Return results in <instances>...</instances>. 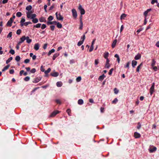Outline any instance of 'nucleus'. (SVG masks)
Listing matches in <instances>:
<instances>
[{
	"mask_svg": "<svg viewBox=\"0 0 159 159\" xmlns=\"http://www.w3.org/2000/svg\"><path fill=\"white\" fill-rule=\"evenodd\" d=\"M55 15H56V18L57 20H63V17L61 15V13H59L58 14L57 12Z\"/></svg>",
	"mask_w": 159,
	"mask_h": 159,
	"instance_id": "obj_1",
	"label": "nucleus"
},
{
	"mask_svg": "<svg viewBox=\"0 0 159 159\" xmlns=\"http://www.w3.org/2000/svg\"><path fill=\"white\" fill-rule=\"evenodd\" d=\"M78 9L80 11L81 15L84 14L85 13V11L82 8V7L80 4L79 5Z\"/></svg>",
	"mask_w": 159,
	"mask_h": 159,
	"instance_id": "obj_2",
	"label": "nucleus"
},
{
	"mask_svg": "<svg viewBox=\"0 0 159 159\" xmlns=\"http://www.w3.org/2000/svg\"><path fill=\"white\" fill-rule=\"evenodd\" d=\"M72 12L73 17L75 19L76 18L77 16V13L76 10L75 9H73L72 10Z\"/></svg>",
	"mask_w": 159,
	"mask_h": 159,
	"instance_id": "obj_3",
	"label": "nucleus"
},
{
	"mask_svg": "<svg viewBox=\"0 0 159 159\" xmlns=\"http://www.w3.org/2000/svg\"><path fill=\"white\" fill-rule=\"evenodd\" d=\"M59 112V111L56 110L53 111L50 115L51 117H53L55 116L57 114H58Z\"/></svg>",
	"mask_w": 159,
	"mask_h": 159,
	"instance_id": "obj_4",
	"label": "nucleus"
},
{
	"mask_svg": "<svg viewBox=\"0 0 159 159\" xmlns=\"http://www.w3.org/2000/svg\"><path fill=\"white\" fill-rule=\"evenodd\" d=\"M109 59H107L106 60V64L105 66V67L109 68L110 66V65L109 64Z\"/></svg>",
	"mask_w": 159,
	"mask_h": 159,
	"instance_id": "obj_5",
	"label": "nucleus"
},
{
	"mask_svg": "<svg viewBox=\"0 0 159 159\" xmlns=\"http://www.w3.org/2000/svg\"><path fill=\"white\" fill-rule=\"evenodd\" d=\"M134 136L135 138H139L141 137V135L137 132H135L134 134Z\"/></svg>",
	"mask_w": 159,
	"mask_h": 159,
	"instance_id": "obj_6",
	"label": "nucleus"
},
{
	"mask_svg": "<svg viewBox=\"0 0 159 159\" xmlns=\"http://www.w3.org/2000/svg\"><path fill=\"white\" fill-rule=\"evenodd\" d=\"M39 48V44L38 43H35L34 44V48L36 50H38Z\"/></svg>",
	"mask_w": 159,
	"mask_h": 159,
	"instance_id": "obj_7",
	"label": "nucleus"
},
{
	"mask_svg": "<svg viewBox=\"0 0 159 159\" xmlns=\"http://www.w3.org/2000/svg\"><path fill=\"white\" fill-rule=\"evenodd\" d=\"M41 80L40 77H37L34 79V80L33 81V82L34 83H37L40 81Z\"/></svg>",
	"mask_w": 159,
	"mask_h": 159,
	"instance_id": "obj_8",
	"label": "nucleus"
},
{
	"mask_svg": "<svg viewBox=\"0 0 159 159\" xmlns=\"http://www.w3.org/2000/svg\"><path fill=\"white\" fill-rule=\"evenodd\" d=\"M105 77H106V76L103 74L99 77L98 80L99 81H102Z\"/></svg>",
	"mask_w": 159,
	"mask_h": 159,
	"instance_id": "obj_9",
	"label": "nucleus"
},
{
	"mask_svg": "<svg viewBox=\"0 0 159 159\" xmlns=\"http://www.w3.org/2000/svg\"><path fill=\"white\" fill-rule=\"evenodd\" d=\"M152 9L151 8L148 9L146 11H145L144 13V15L145 17H146L147 16L148 13L151 11Z\"/></svg>",
	"mask_w": 159,
	"mask_h": 159,
	"instance_id": "obj_10",
	"label": "nucleus"
},
{
	"mask_svg": "<svg viewBox=\"0 0 159 159\" xmlns=\"http://www.w3.org/2000/svg\"><path fill=\"white\" fill-rule=\"evenodd\" d=\"M53 77H57L59 73L57 72H54L53 73H51L50 74Z\"/></svg>",
	"mask_w": 159,
	"mask_h": 159,
	"instance_id": "obj_11",
	"label": "nucleus"
},
{
	"mask_svg": "<svg viewBox=\"0 0 159 159\" xmlns=\"http://www.w3.org/2000/svg\"><path fill=\"white\" fill-rule=\"evenodd\" d=\"M141 55L139 53H138L137 55L135 56L134 57V59L136 60H139L141 58Z\"/></svg>",
	"mask_w": 159,
	"mask_h": 159,
	"instance_id": "obj_12",
	"label": "nucleus"
},
{
	"mask_svg": "<svg viewBox=\"0 0 159 159\" xmlns=\"http://www.w3.org/2000/svg\"><path fill=\"white\" fill-rule=\"evenodd\" d=\"M39 20L40 22H46V20L45 18L43 17H41L39 18Z\"/></svg>",
	"mask_w": 159,
	"mask_h": 159,
	"instance_id": "obj_13",
	"label": "nucleus"
},
{
	"mask_svg": "<svg viewBox=\"0 0 159 159\" xmlns=\"http://www.w3.org/2000/svg\"><path fill=\"white\" fill-rule=\"evenodd\" d=\"M47 24L48 25H55L57 23V22L56 21H48L47 22Z\"/></svg>",
	"mask_w": 159,
	"mask_h": 159,
	"instance_id": "obj_14",
	"label": "nucleus"
},
{
	"mask_svg": "<svg viewBox=\"0 0 159 159\" xmlns=\"http://www.w3.org/2000/svg\"><path fill=\"white\" fill-rule=\"evenodd\" d=\"M25 21V19L23 17L22 18L21 20L20 21V25L21 26H22L24 25V23H23Z\"/></svg>",
	"mask_w": 159,
	"mask_h": 159,
	"instance_id": "obj_15",
	"label": "nucleus"
},
{
	"mask_svg": "<svg viewBox=\"0 0 159 159\" xmlns=\"http://www.w3.org/2000/svg\"><path fill=\"white\" fill-rule=\"evenodd\" d=\"M154 90V87L151 86L150 89V94L151 95H152Z\"/></svg>",
	"mask_w": 159,
	"mask_h": 159,
	"instance_id": "obj_16",
	"label": "nucleus"
},
{
	"mask_svg": "<svg viewBox=\"0 0 159 159\" xmlns=\"http://www.w3.org/2000/svg\"><path fill=\"white\" fill-rule=\"evenodd\" d=\"M26 42L28 43H30L32 42V39H30L28 36L26 37Z\"/></svg>",
	"mask_w": 159,
	"mask_h": 159,
	"instance_id": "obj_17",
	"label": "nucleus"
},
{
	"mask_svg": "<svg viewBox=\"0 0 159 159\" xmlns=\"http://www.w3.org/2000/svg\"><path fill=\"white\" fill-rule=\"evenodd\" d=\"M137 61H136L133 60L132 61V65L133 67H134L135 66L137 65Z\"/></svg>",
	"mask_w": 159,
	"mask_h": 159,
	"instance_id": "obj_18",
	"label": "nucleus"
},
{
	"mask_svg": "<svg viewBox=\"0 0 159 159\" xmlns=\"http://www.w3.org/2000/svg\"><path fill=\"white\" fill-rule=\"evenodd\" d=\"M156 150L157 148L155 147H154L152 148H150L149 151L150 152H152L156 151Z\"/></svg>",
	"mask_w": 159,
	"mask_h": 159,
	"instance_id": "obj_19",
	"label": "nucleus"
},
{
	"mask_svg": "<svg viewBox=\"0 0 159 159\" xmlns=\"http://www.w3.org/2000/svg\"><path fill=\"white\" fill-rule=\"evenodd\" d=\"M116 43H117V40L115 39L113 41V43L112 44L111 47H112V48H113L115 47V46L116 45Z\"/></svg>",
	"mask_w": 159,
	"mask_h": 159,
	"instance_id": "obj_20",
	"label": "nucleus"
},
{
	"mask_svg": "<svg viewBox=\"0 0 159 159\" xmlns=\"http://www.w3.org/2000/svg\"><path fill=\"white\" fill-rule=\"evenodd\" d=\"M59 55V53H56L54 54L52 57V59L54 60L55 59L56 57L58 56Z\"/></svg>",
	"mask_w": 159,
	"mask_h": 159,
	"instance_id": "obj_21",
	"label": "nucleus"
},
{
	"mask_svg": "<svg viewBox=\"0 0 159 159\" xmlns=\"http://www.w3.org/2000/svg\"><path fill=\"white\" fill-rule=\"evenodd\" d=\"M51 70L50 68H48L47 70L44 71V73L45 74V76H47V75H48V74L50 72Z\"/></svg>",
	"mask_w": 159,
	"mask_h": 159,
	"instance_id": "obj_22",
	"label": "nucleus"
},
{
	"mask_svg": "<svg viewBox=\"0 0 159 159\" xmlns=\"http://www.w3.org/2000/svg\"><path fill=\"white\" fill-rule=\"evenodd\" d=\"M104 57L106 60L108 59V57L109 55V53L108 52H105L104 53Z\"/></svg>",
	"mask_w": 159,
	"mask_h": 159,
	"instance_id": "obj_23",
	"label": "nucleus"
},
{
	"mask_svg": "<svg viewBox=\"0 0 159 159\" xmlns=\"http://www.w3.org/2000/svg\"><path fill=\"white\" fill-rule=\"evenodd\" d=\"M10 66V65H8L7 66H5L2 70V71H4L6 70H7Z\"/></svg>",
	"mask_w": 159,
	"mask_h": 159,
	"instance_id": "obj_24",
	"label": "nucleus"
},
{
	"mask_svg": "<svg viewBox=\"0 0 159 159\" xmlns=\"http://www.w3.org/2000/svg\"><path fill=\"white\" fill-rule=\"evenodd\" d=\"M84 103L83 100L82 99H80L78 100V103L80 105H82Z\"/></svg>",
	"mask_w": 159,
	"mask_h": 159,
	"instance_id": "obj_25",
	"label": "nucleus"
},
{
	"mask_svg": "<svg viewBox=\"0 0 159 159\" xmlns=\"http://www.w3.org/2000/svg\"><path fill=\"white\" fill-rule=\"evenodd\" d=\"M126 15L125 14H122L120 16V19L121 20L124 19L126 17Z\"/></svg>",
	"mask_w": 159,
	"mask_h": 159,
	"instance_id": "obj_26",
	"label": "nucleus"
},
{
	"mask_svg": "<svg viewBox=\"0 0 159 159\" xmlns=\"http://www.w3.org/2000/svg\"><path fill=\"white\" fill-rule=\"evenodd\" d=\"M56 85L58 87H61L62 85V83L61 82H57L56 83Z\"/></svg>",
	"mask_w": 159,
	"mask_h": 159,
	"instance_id": "obj_27",
	"label": "nucleus"
},
{
	"mask_svg": "<svg viewBox=\"0 0 159 159\" xmlns=\"http://www.w3.org/2000/svg\"><path fill=\"white\" fill-rule=\"evenodd\" d=\"M32 8V7L31 5H29L26 7V10L28 11H30Z\"/></svg>",
	"mask_w": 159,
	"mask_h": 159,
	"instance_id": "obj_28",
	"label": "nucleus"
},
{
	"mask_svg": "<svg viewBox=\"0 0 159 159\" xmlns=\"http://www.w3.org/2000/svg\"><path fill=\"white\" fill-rule=\"evenodd\" d=\"M143 65L142 63H141L139 66H138L136 69V71L138 72L139 71V69L140 67Z\"/></svg>",
	"mask_w": 159,
	"mask_h": 159,
	"instance_id": "obj_29",
	"label": "nucleus"
},
{
	"mask_svg": "<svg viewBox=\"0 0 159 159\" xmlns=\"http://www.w3.org/2000/svg\"><path fill=\"white\" fill-rule=\"evenodd\" d=\"M57 26L58 28L61 29L62 27V25L60 24L59 22H57Z\"/></svg>",
	"mask_w": 159,
	"mask_h": 159,
	"instance_id": "obj_30",
	"label": "nucleus"
},
{
	"mask_svg": "<svg viewBox=\"0 0 159 159\" xmlns=\"http://www.w3.org/2000/svg\"><path fill=\"white\" fill-rule=\"evenodd\" d=\"M55 50L54 49H51V50H50L49 52L48 53V56H49L52 53L54 52H55Z\"/></svg>",
	"mask_w": 159,
	"mask_h": 159,
	"instance_id": "obj_31",
	"label": "nucleus"
},
{
	"mask_svg": "<svg viewBox=\"0 0 159 159\" xmlns=\"http://www.w3.org/2000/svg\"><path fill=\"white\" fill-rule=\"evenodd\" d=\"M26 39V37L25 36H23L22 37L20 38V41L23 43Z\"/></svg>",
	"mask_w": 159,
	"mask_h": 159,
	"instance_id": "obj_32",
	"label": "nucleus"
},
{
	"mask_svg": "<svg viewBox=\"0 0 159 159\" xmlns=\"http://www.w3.org/2000/svg\"><path fill=\"white\" fill-rule=\"evenodd\" d=\"M41 24L40 23H38L36 25H34V28H40L41 26Z\"/></svg>",
	"mask_w": 159,
	"mask_h": 159,
	"instance_id": "obj_33",
	"label": "nucleus"
},
{
	"mask_svg": "<svg viewBox=\"0 0 159 159\" xmlns=\"http://www.w3.org/2000/svg\"><path fill=\"white\" fill-rule=\"evenodd\" d=\"M32 19V22L34 23H36L38 22V20L36 18H34Z\"/></svg>",
	"mask_w": 159,
	"mask_h": 159,
	"instance_id": "obj_34",
	"label": "nucleus"
},
{
	"mask_svg": "<svg viewBox=\"0 0 159 159\" xmlns=\"http://www.w3.org/2000/svg\"><path fill=\"white\" fill-rule=\"evenodd\" d=\"M156 62L154 59H152V62L151 63V66L152 67H153L155 65Z\"/></svg>",
	"mask_w": 159,
	"mask_h": 159,
	"instance_id": "obj_35",
	"label": "nucleus"
},
{
	"mask_svg": "<svg viewBox=\"0 0 159 159\" xmlns=\"http://www.w3.org/2000/svg\"><path fill=\"white\" fill-rule=\"evenodd\" d=\"M12 57H9L6 61V63L8 64V63L10 62L12 60Z\"/></svg>",
	"mask_w": 159,
	"mask_h": 159,
	"instance_id": "obj_36",
	"label": "nucleus"
},
{
	"mask_svg": "<svg viewBox=\"0 0 159 159\" xmlns=\"http://www.w3.org/2000/svg\"><path fill=\"white\" fill-rule=\"evenodd\" d=\"M12 22L11 21H10L9 20L7 24V26H9L10 27L12 25Z\"/></svg>",
	"mask_w": 159,
	"mask_h": 159,
	"instance_id": "obj_37",
	"label": "nucleus"
},
{
	"mask_svg": "<svg viewBox=\"0 0 159 159\" xmlns=\"http://www.w3.org/2000/svg\"><path fill=\"white\" fill-rule=\"evenodd\" d=\"M20 58L19 56H17L16 57L15 60L17 61H19L20 60Z\"/></svg>",
	"mask_w": 159,
	"mask_h": 159,
	"instance_id": "obj_38",
	"label": "nucleus"
},
{
	"mask_svg": "<svg viewBox=\"0 0 159 159\" xmlns=\"http://www.w3.org/2000/svg\"><path fill=\"white\" fill-rule=\"evenodd\" d=\"M22 13L20 12H18L16 14V16L18 17H20L22 15Z\"/></svg>",
	"mask_w": 159,
	"mask_h": 159,
	"instance_id": "obj_39",
	"label": "nucleus"
},
{
	"mask_svg": "<svg viewBox=\"0 0 159 159\" xmlns=\"http://www.w3.org/2000/svg\"><path fill=\"white\" fill-rule=\"evenodd\" d=\"M83 42H84L83 41L80 40L78 42L77 45L78 46H80L83 43Z\"/></svg>",
	"mask_w": 159,
	"mask_h": 159,
	"instance_id": "obj_40",
	"label": "nucleus"
},
{
	"mask_svg": "<svg viewBox=\"0 0 159 159\" xmlns=\"http://www.w3.org/2000/svg\"><path fill=\"white\" fill-rule=\"evenodd\" d=\"M118 100L117 98H115L114 100L112 102V103L116 104L118 102Z\"/></svg>",
	"mask_w": 159,
	"mask_h": 159,
	"instance_id": "obj_41",
	"label": "nucleus"
},
{
	"mask_svg": "<svg viewBox=\"0 0 159 159\" xmlns=\"http://www.w3.org/2000/svg\"><path fill=\"white\" fill-rule=\"evenodd\" d=\"M53 19V17L52 16H50L48 18L49 21L52 20Z\"/></svg>",
	"mask_w": 159,
	"mask_h": 159,
	"instance_id": "obj_42",
	"label": "nucleus"
},
{
	"mask_svg": "<svg viewBox=\"0 0 159 159\" xmlns=\"http://www.w3.org/2000/svg\"><path fill=\"white\" fill-rule=\"evenodd\" d=\"M80 26L79 27V29L80 30H82L83 28V23L82 21H81L80 22Z\"/></svg>",
	"mask_w": 159,
	"mask_h": 159,
	"instance_id": "obj_43",
	"label": "nucleus"
},
{
	"mask_svg": "<svg viewBox=\"0 0 159 159\" xmlns=\"http://www.w3.org/2000/svg\"><path fill=\"white\" fill-rule=\"evenodd\" d=\"M81 76H79L78 77H77L76 79V81L77 82H80L81 81Z\"/></svg>",
	"mask_w": 159,
	"mask_h": 159,
	"instance_id": "obj_44",
	"label": "nucleus"
},
{
	"mask_svg": "<svg viewBox=\"0 0 159 159\" xmlns=\"http://www.w3.org/2000/svg\"><path fill=\"white\" fill-rule=\"evenodd\" d=\"M31 24L32 23L31 22H27L24 23V25H25V26H27L29 24Z\"/></svg>",
	"mask_w": 159,
	"mask_h": 159,
	"instance_id": "obj_45",
	"label": "nucleus"
},
{
	"mask_svg": "<svg viewBox=\"0 0 159 159\" xmlns=\"http://www.w3.org/2000/svg\"><path fill=\"white\" fill-rule=\"evenodd\" d=\"M66 111L68 115L69 116H71V115L70 114V113H71V110L70 109H67Z\"/></svg>",
	"mask_w": 159,
	"mask_h": 159,
	"instance_id": "obj_46",
	"label": "nucleus"
},
{
	"mask_svg": "<svg viewBox=\"0 0 159 159\" xmlns=\"http://www.w3.org/2000/svg\"><path fill=\"white\" fill-rule=\"evenodd\" d=\"M113 70H114L113 68H112L109 71V72L108 73L109 75H111V74H112V71H113Z\"/></svg>",
	"mask_w": 159,
	"mask_h": 159,
	"instance_id": "obj_47",
	"label": "nucleus"
},
{
	"mask_svg": "<svg viewBox=\"0 0 159 159\" xmlns=\"http://www.w3.org/2000/svg\"><path fill=\"white\" fill-rule=\"evenodd\" d=\"M30 79V77L29 76H27L25 78L24 80L25 81H28Z\"/></svg>",
	"mask_w": 159,
	"mask_h": 159,
	"instance_id": "obj_48",
	"label": "nucleus"
},
{
	"mask_svg": "<svg viewBox=\"0 0 159 159\" xmlns=\"http://www.w3.org/2000/svg\"><path fill=\"white\" fill-rule=\"evenodd\" d=\"M21 31L20 29L16 31V34L18 35H20L21 33Z\"/></svg>",
	"mask_w": 159,
	"mask_h": 159,
	"instance_id": "obj_49",
	"label": "nucleus"
},
{
	"mask_svg": "<svg viewBox=\"0 0 159 159\" xmlns=\"http://www.w3.org/2000/svg\"><path fill=\"white\" fill-rule=\"evenodd\" d=\"M85 38V34H84L83 36L81 37V39L82 41H83V42H84V41Z\"/></svg>",
	"mask_w": 159,
	"mask_h": 159,
	"instance_id": "obj_50",
	"label": "nucleus"
},
{
	"mask_svg": "<svg viewBox=\"0 0 159 159\" xmlns=\"http://www.w3.org/2000/svg\"><path fill=\"white\" fill-rule=\"evenodd\" d=\"M157 0H152L151 2V3L153 5L155 3H157Z\"/></svg>",
	"mask_w": 159,
	"mask_h": 159,
	"instance_id": "obj_51",
	"label": "nucleus"
},
{
	"mask_svg": "<svg viewBox=\"0 0 159 159\" xmlns=\"http://www.w3.org/2000/svg\"><path fill=\"white\" fill-rule=\"evenodd\" d=\"M114 93L116 94L118 93L119 92V90L117 89L116 88H114Z\"/></svg>",
	"mask_w": 159,
	"mask_h": 159,
	"instance_id": "obj_52",
	"label": "nucleus"
},
{
	"mask_svg": "<svg viewBox=\"0 0 159 159\" xmlns=\"http://www.w3.org/2000/svg\"><path fill=\"white\" fill-rule=\"evenodd\" d=\"M36 16V15L35 14H33L31 15V19H33Z\"/></svg>",
	"mask_w": 159,
	"mask_h": 159,
	"instance_id": "obj_53",
	"label": "nucleus"
},
{
	"mask_svg": "<svg viewBox=\"0 0 159 159\" xmlns=\"http://www.w3.org/2000/svg\"><path fill=\"white\" fill-rule=\"evenodd\" d=\"M36 71V69L35 68H33L30 70V72L32 73H34Z\"/></svg>",
	"mask_w": 159,
	"mask_h": 159,
	"instance_id": "obj_54",
	"label": "nucleus"
},
{
	"mask_svg": "<svg viewBox=\"0 0 159 159\" xmlns=\"http://www.w3.org/2000/svg\"><path fill=\"white\" fill-rule=\"evenodd\" d=\"M46 25L44 24H43L41 26V28L43 30L45 28H46Z\"/></svg>",
	"mask_w": 159,
	"mask_h": 159,
	"instance_id": "obj_55",
	"label": "nucleus"
},
{
	"mask_svg": "<svg viewBox=\"0 0 159 159\" xmlns=\"http://www.w3.org/2000/svg\"><path fill=\"white\" fill-rule=\"evenodd\" d=\"M27 17L28 18H31V15L30 14L29 12H26Z\"/></svg>",
	"mask_w": 159,
	"mask_h": 159,
	"instance_id": "obj_56",
	"label": "nucleus"
},
{
	"mask_svg": "<svg viewBox=\"0 0 159 159\" xmlns=\"http://www.w3.org/2000/svg\"><path fill=\"white\" fill-rule=\"evenodd\" d=\"M55 4H53L52 6L50 7L49 9V10H52L55 7Z\"/></svg>",
	"mask_w": 159,
	"mask_h": 159,
	"instance_id": "obj_57",
	"label": "nucleus"
},
{
	"mask_svg": "<svg viewBox=\"0 0 159 159\" xmlns=\"http://www.w3.org/2000/svg\"><path fill=\"white\" fill-rule=\"evenodd\" d=\"M9 52L12 55H13L15 53V51L14 50L11 49L10 51Z\"/></svg>",
	"mask_w": 159,
	"mask_h": 159,
	"instance_id": "obj_58",
	"label": "nucleus"
},
{
	"mask_svg": "<svg viewBox=\"0 0 159 159\" xmlns=\"http://www.w3.org/2000/svg\"><path fill=\"white\" fill-rule=\"evenodd\" d=\"M30 61L29 59H26L25 60L24 62L25 63L27 64V63H29L30 62Z\"/></svg>",
	"mask_w": 159,
	"mask_h": 159,
	"instance_id": "obj_59",
	"label": "nucleus"
},
{
	"mask_svg": "<svg viewBox=\"0 0 159 159\" xmlns=\"http://www.w3.org/2000/svg\"><path fill=\"white\" fill-rule=\"evenodd\" d=\"M55 27L54 25H52L50 26V28L51 29V30L52 31L54 30Z\"/></svg>",
	"mask_w": 159,
	"mask_h": 159,
	"instance_id": "obj_60",
	"label": "nucleus"
},
{
	"mask_svg": "<svg viewBox=\"0 0 159 159\" xmlns=\"http://www.w3.org/2000/svg\"><path fill=\"white\" fill-rule=\"evenodd\" d=\"M55 102L57 104H61V102L60 101L59 99H56L55 100Z\"/></svg>",
	"mask_w": 159,
	"mask_h": 159,
	"instance_id": "obj_61",
	"label": "nucleus"
},
{
	"mask_svg": "<svg viewBox=\"0 0 159 159\" xmlns=\"http://www.w3.org/2000/svg\"><path fill=\"white\" fill-rule=\"evenodd\" d=\"M12 35V32H10L7 36V38H10L11 37Z\"/></svg>",
	"mask_w": 159,
	"mask_h": 159,
	"instance_id": "obj_62",
	"label": "nucleus"
},
{
	"mask_svg": "<svg viewBox=\"0 0 159 159\" xmlns=\"http://www.w3.org/2000/svg\"><path fill=\"white\" fill-rule=\"evenodd\" d=\"M40 70L42 72H44L45 69L44 68L43 66H42L40 67Z\"/></svg>",
	"mask_w": 159,
	"mask_h": 159,
	"instance_id": "obj_63",
	"label": "nucleus"
},
{
	"mask_svg": "<svg viewBox=\"0 0 159 159\" xmlns=\"http://www.w3.org/2000/svg\"><path fill=\"white\" fill-rule=\"evenodd\" d=\"M138 125L137 126V128L138 129H139L141 127V125L139 122H138Z\"/></svg>",
	"mask_w": 159,
	"mask_h": 159,
	"instance_id": "obj_64",
	"label": "nucleus"
}]
</instances>
